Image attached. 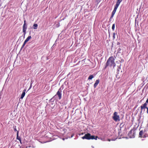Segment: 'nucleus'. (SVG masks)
<instances>
[{"label":"nucleus","mask_w":148,"mask_h":148,"mask_svg":"<svg viewBox=\"0 0 148 148\" xmlns=\"http://www.w3.org/2000/svg\"><path fill=\"white\" fill-rule=\"evenodd\" d=\"M114 60L115 59L113 56L110 57L106 62L104 69H106L108 66H113L114 67L116 66Z\"/></svg>","instance_id":"f257e3e1"},{"label":"nucleus","mask_w":148,"mask_h":148,"mask_svg":"<svg viewBox=\"0 0 148 148\" xmlns=\"http://www.w3.org/2000/svg\"><path fill=\"white\" fill-rule=\"evenodd\" d=\"M82 138L83 139H86L87 140L95 139L97 140L98 138L99 139V138H98L97 136H95L93 135L91 136L89 133H88L85 134V135L82 137Z\"/></svg>","instance_id":"f03ea898"},{"label":"nucleus","mask_w":148,"mask_h":148,"mask_svg":"<svg viewBox=\"0 0 148 148\" xmlns=\"http://www.w3.org/2000/svg\"><path fill=\"white\" fill-rule=\"evenodd\" d=\"M147 130H145L144 131H140L139 133V137L145 138L148 137V135L146 134Z\"/></svg>","instance_id":"7ed1b4c3"},{"label":"nucleus","mask_w":148,"mask_h":148,"mask_svg":"<svg viewBox=\"0 0 148 148\" xmlns=\"http://www.w3.org/2000/svg\"><path fill=\"white\" fill-rule=\"evenodd\" d=\"M113 115L112 119L115 121H117L120 120L119 116L118 115L117 112H114L113 113Z\"/></svg>","instance_id":"20e7f679"},{"label":"nucleus","mask_w":148,"mask_h":148,"mask_svg":"<svg viewBox=\"0 0 148 148\" xmlns=\"http://www.w3.org/2000/svg\"><path fill=\"white\" fill-rule=\"evenodd\" d=\"M147 105L146 104H142V105L141 106L140 108V115L142 114V113H143V109H146L147 113L148 114V107L147 106Z\"/></svg>","instance_id":"39448f33"},{"label":"nucleus","mask_w":148,"mask_h":148,"mask_svg":"<svg viewBox=\"0 0 148 148\" xmlns=\"http://www.w3.org/2000/svg\"><path fill=\"white\" fill-rule=\"evenodd\" d=\"M135 130L132 129L128 133V136L130 138H134L135 137Z\"/></svg>","instance_id":"423d86ee"},{"label":"nucleus","mask_w":148,"mask_h":148,"mask_svg":"<svg viewBox=\"0 0 148 148\" xmlns=\"http://www.w3.org/2000/svg\"><path fill=\"white\" fill-rule=\"evenodd\" d=\"M27 28V25L23 24V34L25 36L26 34V31Z\"/></svg>","instance_id":"0eeeda50"},{"label":"nucleus","mask_w":148,"mask_h":148,"mask_svg":"<svg viewBox=\"0 0 148 148\" xmlns=\"http://www.w3.org/2000/svg\"><path fill=\"white\" fill-rule=\"evenodd\" d=\"M118 8V7H117L115 6H114V9L113 11H112L111 16L110 17V19L111 18H113V17L114 14H115V13L116 11V10Z\"/></svg>","instance_id":"6e6552de"},{"label":"nucleus","mask_w":148,"mask_h":148,"mask_svg":"<svg viewBox=\"0 0 148 148\" xmlns=\"http://www.w3.org/2000/svg\"><path fill=\"white\" fill-rule=\"evenodd\" d=\"M31 38H32V37H31V36H29L25 40V41L22 45V48H23L24 47V46H25V45L26 43Z\"/></svg>","instance_id":"1a4fd4ad"},{"label":"nucleus","mask_w":148,"mask_h":148,"mask_svg":"<svg viewBox=\"0 0 148 148\" xmlns=\"http://www.w3.org/2000/svg\"><path fill=\"white\" fill-rule=\"evenodd\" d=\"M57 95L58 96L59 99H60L62 97V91L60 88L57 93Z\"/></svg>","instance_id":"9d476101"},{"label":"nucleus","mask_w":148,"mask_h":148,"mask_svg":"<svg viewBox=\"0 0 148 148\" xmlns=\"http://www.w3.org/2000/svg\"><path fill=\"white\" fill-rule=\"evenodd\" d=\"M99 82V79H97L94 85V88H96Z\"/></svg>","instance_id":"9b49d317"},{"label":"nucleus","mask_w":148,"mask_h":148,"mask_svg":"<svg viewBox=\"0 0 148 148\" xmlns=\"http://www.w3.org/2000/svg\"><path fill=\"white\" fill-rule=\"evenodd\" d=\"M123 0H118L115 6L118 7L120 3Z\"/></svg>","instance_id":"f8f14e48"},{"label":"nucleus","mask_w":148,"mask_h":148,"mask_svg":"<svg viewBox=\"0 0 148 148\" xmlns=\"http://www.w3.org/2000/svg\"><path fill=\"white\" fill-rule=\"evenodd\" d=\"M38 24H34L33 25V28L34 29H36L37 28Z\"/></svg>","instance_id":"ddd939ff"},{"label":"nucleus","mask_w":148,"mask_h":148,"mask_svg":"<svg viewBox=\"0 0 148 148\" xmlns=\"http://www.w3.org/2000/svg\"><path fill=\"white\" fill-rule=\"evenodd\" d=\"M18 132H17V133L16 134V139L18 140L21 139V138L18 136Z\"/></svg>","instance_id":"4468645a"},{"label":"nucleus","mask_w":148,"mask_h":148,"mask_svg":"<svg viewBox=\"0 0 148 148\" xmlns=\"http://www.w3.org/2000/svg\"><path fill=\"white\" fill-rule=\"evenodd\" d=\"M25 92H23V93H22L21 95V99H23V98L24 97L25 95Z\"/></svg>","instance_id":"2eb2a0df"},{"label":"nucleus","mask_w":148,"mask_h":148,"mask_svg":"<svg viewBox=\"0 0 148 148\" xmlns=\"http://www.w3.org/2000/svg\"><path fill=\"white\" fill-rule=\"evenodd\" d=\"M94 77V76L93 75H91L89 76L88 77V80L91 79L92 78H93Z\"/></svg>","instance_id":"dca6fc26"},{"label":"nucleus","mask_w":148,"mask_h":148,"mask_svg":"<svg viewBox=\"0 0 148 148\" xmlns=\"http://www.w3.org/2000/svg\"><path fill=\"white\" fill-rule=\"evenodd\" d=\"M13 128L14 129V130L15 132H16L17 133V132H18V131L16 129V126L15 125L13 127Z\"/></svg>","instance_id":"f3484780"},{"label":"nucleus","mask_w":148,"mask_h":148,"mask_svg":"<svg viewBox=\"0 0 148 148\" xmlns=\"http://www.w3.org/2000/svg\"><path fill=\"white\" fill-rule=\"evenodd\" d=\"M115 28V24H114L112 25V29L113 31L114 30Z\"/></svg>","instance_id":"a211bd4d"},{"label":"nucleus","mask_w":148,"mask_h":148,"mask_svg":"<svg viewBox=\"0 0 148 148\" xmlns=\"http://www.w3.org/2000/svg\"><path fill=\"white\" fill-rule=\"evenodd\" d=\"M148 103V98L147 99V100H146L145 103H144L143 104H146V105H147V104Z\"/></svg>","instance_id":"6ab92c4d"},{"label":"nucleus","mask_w":148,"mask_h":148,"mask_svg":"<svg viewBox=\"0 0 148 148\" xmlns=\"http://www.w3.org/2000/svg\"><path fill=\"white\" fill-rule=\"evenodd\" d=\"M116 34L115 33H113V39H114L115 38V36Z\"/></svg>","instance_id":"aec40b11"},{"label":"nucleus","mask_w":148,"mask_h":148,"mask_svg":"<svg viewBox=\"0 0 148 148\" xmlns=\"http://www.w3.org/2000/svg\"><path fill=\"white\" fill-rule=\"evenodd\" d=\"M123 125H123V123H120V126H121L122 127H123Z\"/></svg>","instance_id":"412c9836"},{"label":"nucleus","mask_w":148,"mask_h":148,"mask_svg":"<svg viewBox=\"0 0 148 148\" xmlns=\"http://www.w3.org/2000/svg\"><path fill=\"white\" fill-rule=\"evenodd\" d=\"M23 24L27 25V24H26V21L25 20L24 21V24Z\"/></svg>","instance_id":"4be33fe9"},{"label":"nucleus","mask_w":148,"mask_h":148,"mask_svg":"<svg viewBox=\"0 0 148 148\" xmlns=\"http://www.w3.org/2000/svg\"><path fill=\"white\" fill-rule=\"evenodd\" d=\"M145 109H143V113H142V114H143L145 112Z\"/></svg>","instance_id":"5701e85b"},{"label":"nucleus","mask_w":148,"mask_h":148,"mask_svg":"<svg viewBox=\"0 0 148 148\" xmlns=\"http://www.w3.org/2000/svg\"><path fill=\"white\" fill-rule=\"evenodd\" d=\"M19 140V141L20 142V143L22 144V142H21V139H20Z\"/></svg>","instance_id":"b1692460"},{"label":"nucleus","mask_w":148,"mask_h":148,"mask_svg":"<svg viewBox=\"0 0 148 148\" xmlns=\"http://www.w3.org/2000/svg\"><path fill=\"white\" fill-rule=\"evenodd\" d=\"M21 148H27V147H21Z\"/></svg>","instance_id":"393cba45"},{"label":"nucleus","mask_w":148,"mask_h":148,"mask_svg":"<svg viewBox=\"0 0 148 148\" xmlns=\"http://www.w3.org/2000/svg\"><path fill=\"white\" fill-rule=\"evenodd\" d=\"M101 0H96V1L97 2H99L100 1H101Z\"/></svg>","instance_id":"a878e982"},{"label":"nucleus","mask_w":148,"mask_h":148,"mask_svg":"<svg viewBox=\"0 0 148 148\" xmlns=\"http://www.w3.org/2000/svg\"><path fill=\"white\" fill-rule=\"evenodd\" d=\"M26 89H25L23 91V92H26Z\"/></svg>","instance_id":"bb28decb"},{"label":"nucleus","mask_w":148,"mask_h":148,"mask_svg":"<svg viewBox=\"0 0 148 148\" xmlns=\"http://www.w3.org/2000/svg\"><path fill=\"white\" fill-rule=\"evenodd\" d=\"M31 88V86H30V87L29 88V89L28 90H27V91H28V90H29L30 89V88Z\"/></svg>","instance_id":"cd10ccee"},{"label":"nucleus","mask_w":148,"mask_h":148,"mask_svg":"<svg viewBox=\"0 0 148 148\" xmlns=\"http://www.w3.org/2000/svg\"><path fill=\"white\" fill-rule=\"evenodd\" d=\"M142 101V100H140V102H141V101Z\"/></svg>","instance_id":"c85d7f7f"},{"label":"nucleus","mask_w":148,"mask_h":148,"mask_svg":"<svg viewBox=\"0 0 148 148\" xmlns=\"http://www.w3.org/2000/svg\"><path fill=\"white\" fill-rule=\"evenodd\" d=\"M83 134V133H82V134Z\"/></svg>","instance_id":"c756f323"},{"label":"nucleus","mask_w":148,"mask_h":148,"mask_svg":"<svg viewBox=\"0 0 148 148\" xmlns=\"http://www.w3.org/2000/svg\"><path fill=\"white\" fill-rule=\"evenodd\" d=\"M108 140V141H110V140H109V139Z\"/></svg>","instance_id":"7c9ffc66"}]
</instances>
